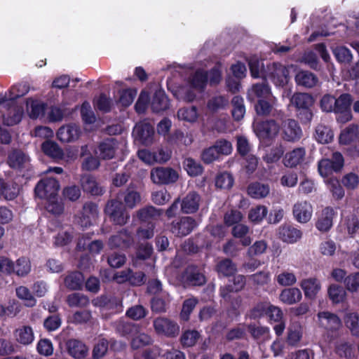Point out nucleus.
Returning <instances> with one entry per match:
<instances>
[{"instance_id":"obj_1","label":"nucleus","mask_w":359,"mask_h":359,"mask_svg":"<svg viewBox=\"0 0 359 359\" xmlns=\"http://www.w3.org/2000/svg\"><path fill=\"white\" fill-rule=\"evenodd\" d=\"M104 212L110 221L116 225H125L130 219V215L122 202L116 199H112L107 202Z\"/></svg>"},{"instance_id":"obj_2","label":"nucleus","mask_w":359,"mask_h":359,"mask_svg":"<svg viewBox=\"0 0 359 359\" xmlns=\"http://www.w3.org/2000/svg\"><path fill=\"white\" fill-rule=\"evenodd\" d=\"M59 189V182L55 178L46 177L38 182L35 193L41 198L54 199L57 197Z\"/></svg>"},{"instance_id":"obj_3","label":"nucleus","mask_w":359,"mask_h":359,"mask_svg":"<svg viewBox=\"0 0 359 359\" xmlns=\"http://www.w3.org/2000/svg\"><path fill=\"white\" fill-rule=\"evenodd\" d=\"M1 114L4 123L6 126H13L21 121L23 109L14 102L7 103L1 100Z\"/></svg>"},{"instance_id":"obj_4","label":"nucleus","mask_w":359,"mask_h":359,"mask_svg":"<svg viewBox=\"0 0 359 359\" xmlns=\"http://www.w3.org/2000/svg\"><path fill=\"white\" fill-rule=\"evenodd\" d=\"M151 181L156 184H168L175 182L179 175L176 170L169 167H156L150 172Z\"/></svg>"},{"instance_id":"obj_5","label":"nucleus","mask_w":359,"mask_h":359,"mask_svg":"<svg viewBox=\"0 0 359 359\" xmlns=\"http://www.w3.org/2000/svg\"><path fill=\"white\" fill-rule=\"evenodd\" d=\"M269 77L277 86H283L290 81V70L294 69L293 65L285 66L279 63H273L268 67Z\"/></svg>"},{"instance_id":"obj_6","label":"nucleus","mask_w":359,"mask_h":359,"mask_svg":"<svg viewBox=\"0 0 359 359\" xmlns=\"http://www.w3.org/2000/svg\"><path fill=\"white\" fill-rule=\"evenodd\" d=\"M153 325L158 334L168 337H175L180 332L179 325L174 321L166 318H157L153 322Z\"/></svg>"},{"instance_id":"obj_7","label":"nucleus","mask_w":359,"mask_h":359,"mask_svg":"<svg viewBox=\"0 0 359 359\" xmlns=\"http://www.w3.org/2000/svg\"><path fill=\"white\" fill-rule=\"evenodd\" d=\"M281 136L287 142H295L301 139L302 130L295 120L287 119L282 123Z\"/></svg>"},{"instance_id":"obj_8","label":"nucleus","mask_w":359,"mask_h":359,"mask_svg":"<svg viewBox=\"0 0 359 359\" xmlns=\"http://www.w3.org/2000/svg\"><path fill=\"white\" fill-rule=\"evenodd\" d=\"M98 215L97 206L93 203H86L76 217V222L82 228L91 226Z\"/></svg>"},{"instance_id":"obj_9","label":"nucleus","mask_w":359,"mask_h":359,"mask_svg":"<svg viewBox=\"0 0 359 359\" xmlns=\"http://www.w3.org/2000/svg\"><path fill=\"white\" fill-rule=\"evenodd\" d=\"M254 130L260 139H268L275 137L280 128L275 121L268 120L254 124Z\"/></svg>"},{"instance_id":"obj_10","label":"nucleus","mask_w":359,"mask_h":359,"mask_svg":"<svg viewBox=\"0 0 359 359\" xmlns=\"http://www.w3.org/2000/svg\"><path fill=\"white\" fill-rule=\"evenodd\" d=\"M197 226L196 220L191 217H182L172 222L170 230L177 236H185Z\"/></svg>"},{"instance_id":"obj_11","label":"nucleus","mask_w":359,"mask_h":359,"mask_svg":"<svg viewBox=\"0 0 359 359\" xmlns=\"http://www.w3.org/2000/svg\"><path fill=\"white\" fill-rule=\"evenodd\" d=\"M43 151L55 160L65 159L66 161L74 160L76 157V154L74 153L67 154L65 155L62 149L57 145V143L52 141H46L41 145Z\"/></svg>"},{"instance_id":"obj_12","label":"nucleus","mask_w":359,"mask_h":359,"mask_svg":"<svg viewBox=\"0 0 359 359\" xmlns=\"http://www.w3.org/2000/svg\"><path fill=\"white\" fill-rule=\"evenodd\" d=\"M118 149L119 144L118 141L113 137H110L100 143L96 154L104 160L111 159L115 156Z\"/></svg>"},{"instance_id":"obj_13","label":"nucleus","mask_w":359,"mask_h":359,"mask_svg":"<svg viewBox=\"0 0 359 359\" xmlns=\"http://www.w3.org/2000/svg\"><path fill=\"white\" fill-rule=\"evenodd\" d=\"M306 154L305 148L296 147L285 154L283 164L291 168L301 166L305 162Z\"/></svg>"},{"instance_id":"obj_14","label":"nucleus","mask_w":359,"mask_h":359,"mask_svg":"<svg viewBox=\"0 0 359 359\" xmlns=\"http://www.w3.org/2000/svg\"><path fill=\"white\" fill-rule=\"evenodd\" d=\"M154 134L153 127L147 123L136 124L133 131L135 139L144 144H149L152 142Z\"/></svg>"},{"instance_id":"obj_15","label":"nucleus","mask_w":359,"mask_h":359,"mask_svg":"<svg viewBox=\"0 0 359 359\" xmlns=\"http://www.w3.org/2000/svg\"><path fill=\"white\" fill-rule=\"evenodd\" d=\"M292 211L297 222L306 223L312 217L313 208L311 203L306 201H299L294 205Z\"/></svg>"},{"instance_id":"obj_16","label":"nucleus","mask_w":359,"mask_h":359,"mask_svg":"<svg viewBox=\"0 0 359 359\" xmlns=\"http://www.w3.org/2000/svg\"><path fill=\"white\" fill-rule=\"evenodd\" d=\"M278 235L283 242L294 243L301 239L302 232L291 225L283 224L279 227Z\"/></svg>"},{"instance_id":"obj_17","label":"nucleus","mask_w":359,"mask_h":359,"mask_svg":"<svg viewBox=\"0 0 359 359\" xmlns=\"http://www.w3.org/2000/svg\"><path fill=\"white\" fill-rule=\"evenodd\" d=\"M336 216V212L331 207L325 208L320 212L316 224V228L322 231H328L333 224V219Z\"/></svg>"},{"instance_id":"obj_18","label":"nucleus","mask_w":359,"mask_h":359,"mask_svg":"<svg viewBox=\"0 0 359 359\" xmlns=\"http://www.w3.org/2000/svg\"><path fill=\"white\" fill-rule=\"evenodd\" d=\"M201 196L196 191H190L181 203V210L185 214H191L196 212L200 205Z\"/></svg>"},{"instance_id":"obj_19","label":"nucleus","mask_w":359,"mask_h":359,"mask_svg":"<svg viewBox=\"0 0 359 359\" xmlns=\"http://www.w3.org/2000/svg\"><path fill=\"white\" fill-rule=\"evenodd\" d=\"M27 113L32 119L39 118L45 114L46 104L41 100L32 97L26 101Z\"/></svg>"},{"instance_id":"obj_20","label":"nucleus","mask_w":359,"mask_h":359,"mask_svg":"<svg viewBox=\"0 0 359 359\" xmlns=\"http://www.w3.org/2000/svg\"><path fill=\"white\" fill-rule=\"evenodd\" d=\"M273 96L269 86L264 82L256 83L248 91V98L250 101H255L271 97Z\"/></svg>"},{"instance_id":"obj_21","label":"nucleus","mask_w":359,"mask_h":359,"mask_svg":"<svg viewBox=\"0 0 359 359\" xmlns=\"http://www.w3.org/2000/svg\"><path fill=\"white\" fill-rule=\"evenodd\" d=\"M133 243V237L127 230L123 229L110 237L108 245L111 248H126Z\"/></svg>"},{"instance_id":"obj_22","label":"nucleus","mask_w":359,"mask_h":359,"mask_svg":"<svg viewBox=\"0 0 359 359\" xmlns=\"http://www.w3.org/2000/svg\"><path fill=\"white\" fill-rule=\"evenodd\" d=\"M318 319L320 326L327 330H337L341 326L339 318L329 311H322L318 313Z\"/></svg>"},{"instance_id":"obj_23","label":"nucleus","mask_w":359,"mask_h":359,"mask_svg":"<svg viewBox=\"0 0 359 359\" xmlns=\"http://www.w3.org/2000/svg\"><path fill=\"white\" fill-rule=\"evenodd\" d=\"M300 286L306 298L314 299L321 290V283L316 278H309L302 280Z\"/></svg>"},{"instance_id":"obj_24","label":"nucleus","mask_w":359,"mask_h":359,"mask_svg":"<svg viewBox=\"0 0 359 359\" xmlns=\"http://www.w3.org/2000/svg\"><path fill=\"white\" fill-rule=\"evenodd\" d=\"M80 135L79 127L76 124L62 126L57 133V138L63 142L74 141Z\"/></svg>"},{"instance_id":"obj_25","label":"nucleus","mask_w":359,"mask_h":359,"mask_svg":"<svg viewBox=\"0 0 359 359\" xmlns=\"http://www.w3.org/2000/svg\"><path fill=\"white\" fill-rule=\"evenodd\" d=\"M81 185L84 191L94 196L101 195L104 191L95 177L89 174L82 175L81 178Z\"/></svg>"},{"instance_id":"obj_26","label":"nucleus","mask_w":359,"mask_h":359,"mask_svg":"<svg viewBox=\"0 0 359 359\" xmlns=\"http://www.w3.org/2000/svg\"><path fill=\"white\" fill-rule=\"evenodd\" d=\"M67 347L69 355L76 359L85 358L88 352V348L83 342L74 339L67 342Z\"/></svg>"},{"instance_id":"obj_27","label":"nucleus","mask_w":359,"mask_h":359,"mask_svg":"<svg viewBox=\"0 0 359 359\" xmlns=\"http://www.w3.org/2000/svg\"><path fill=\"white\" fill-rule=\"evenodd\" d=\"M14 337L18 342L23 345H29L34 340V331L29 325L20 326L14 331Z\"/></svg>"},{"instance_id":"obj_28","label":"nucleus","mask_w":359,"mask_h":359,"mask_svg":"<svg viewBox=\"0 0 359 359\" xmlns=\"http://www.w3.org/2000/svg\"><path fill=\"white\" fill-rule=\"evenodd\" d=\"M29 163V157L20 150H13L8 157V165L13 168L26 167Z\"/></svg>"},{"instance_id":"obj_29","label":"nucleus","mask_w":359,"mask_h":359,"mask_svg":"<svg viewBox=\"0 0 359 359\" xmlns=\"http://www.w3.org/2000/svg\"><path fill=\"white\" fill-rule=\"evenodd\" d=\"M245 285V277L243 275H237L233 277L232 284H229L225 287H221V296L226 299L229 297L230 292H237L241 291Z\"/></svg>"},{"instance_id":"obj_30","label":"nucleus","mask_w":359,"mask_h":359,"mask_svg":"<svg viewBox=\"0 0 359 359\" xmlns=\"http://www.w3.org/2000/svg\"><path fill=\"white\" fill-rule=\"evenodd\" d=\"M269 193L270 187L267 184L256 182L251 183L248 187V195L255 199L266 198Z\"/></svg>"},{"instance_id":"obj_31","label":"nucleus","mask_w":359,"mask_h":359,"mask_svg":"<svg viewBox=\"0 0 359 359\" xmlns=\"http://www.w3.org/2000/svg\"><path fill=\"white\" fill-rule=\"evenodd\" d=\"M302 298V292L297 287L284 289L280 294V300L288 305L294 304L300 302Z\"/></svg>"},{"instance_id":"obj_32","label":"nucleus","mask_w":359,"mask_h":359,"mask_svg":"<svg viewBox=\"0 0 359 359\" xmlns=\"http://www.w3.org/2000/svg\"><path fill=\"white\" fill-rule=\"evenodd\" d=\"M277 99L272 96L266 99L257 100L255 108L257 114L261 116H268L271 114L273 108L276 106Z\"/></svg>"},{"instance_id":"obj_33","label":"nucleus","mask_w":359,"mask_h":359,"mask_svg":"<svg viewBox=\"0 0 359 359\" xmlns=\"http://www.w3.org/2000/svg\"><path fill=\"white\" fill-rule=\"evenodd\" d=\"M208 74L204 70L198 69L189 79V84L196 90L202 91L207 83Z\"/></svg>"},{"instance_id":"obj_34","label":"nucleus","mask_w":359,"mask_h":359,"mask_svg":"<svg viewBox=\"0 0 359 359\" xmlns=\"http://www.w3.org/2000/svg\"><path fill=\"white\" fill-rule=\"evenodd\" d=\"M173 95L179 100L191 102L196 98V93L191 85L177 87L172 91Z\"/></svg>"},{"instance_id":"obj_35","label":"nucleus","mask_w":359,"mask_h":359,"mask_svg":"<svg viewBox=\"0 0 359 359\" xmlns=\"http://www.w3.org/2000/svg\"><path fill=\"white\" fill-rule=\"evenodd\" d=\"M183 279L189 284L201 285L205 282L203 274L198 272L196 268L189 266L184 273Z\"/></svg>"},{"instance_id":"obj_36","label":"nucleus","mask_w":359,"mask_h":359,"mask_svg":"<svg viewBox=\"0 0 359 359\" xmlns=\"http://www.w3.org/2000/svg\"><path fill=\"white\" fill-rule=\"evenodd\" d=\"M177 116L180 121L194 123L197 121L199 114L196 107L191 106L180 108L177 111Z\"/></svg>"},{"instance_id":"obj_37","label":"nucleus","mask_w":359,"mask_h":359,"mask_svg":"<svg viewBox=\"0 0 359 359\" xmlns=\"http://www.w3.org/2000/svg\"><path fill=\"white\" fill-rule=\"evenodd\" d=\"M290 104L298 109H309L313 104V97L304 93H295L290 99Z\"/></svg>"},{"instance_id":"obj_38","label":"nucleus","mask_w":359,"mask_h":359,"mask_svg":"<svg viewBox=\"0 0 359 359\" xmlns=\"http://www.w3.org/2000/svg\"><path fill=\"white\" fill-rule=\"evenodd\" d=\"M169 100L165 93L162 90H158L155 92L152 101L151 108L155 112H160L168 109Z\"/></svg>"},{"instance_id":"obj_39","label":"nucleus","mask_w":359,"mask_h":359,"mask_svg":"<svg viewBox=\"0 0 359 359\" xmlns=\"http://www.w3.org/2000/svg\"><path fill=\"white\" fill-rule=\"evenodd\" d=\"M250 231L249 227L243 224L235 225L231 231V233L234 238H239L241 243L243 246H248L252 243V238L248 236Z\"/></svg>"},{"instance_id":"obj_40","label":"nucleus","mask_w":359,"mask_h":359,"mask_svg":"<svg viewBox=\"0 0 359 359\" xmlns=\"http://www.w3.org/2000/svg\"><path fill=\"white\" fill-rule=\"evenodd\" d=\"M358 127L351 124L343 130L339 136V142L342 144H349L358 138Z\"/></svg>"},{"instance_id":"obj_41","label":"nucleus","mask_w":359,"mask_h":359,"mask_svg":"<svg viewBox=\"0 0 359 359\" xmlns=\"http://www.w3.org/2000/svg\"><path fill=\"white\" fill-rule=\"evenodd\" d=\"M295 81L299 86L306 88L314 87L318 83L317 77L308 71H301L295 76Z\"/></svg>"},{"instance_id":"obj_42","label":"nucleus","mask_w":359,"mask_h":359,"mask_svg":"<svg viewBox=\"0 0 359 359\" xmlns=\"http://www.w3.org/2000/svg\"><path fill=\"white\" fill-rule=\"evenodd\" d=\"M123 201L127 208L133 209L141 203L142 197L137 190L128 188L124 192Z\"/></svg>"},{"instance_id":"obj_43","label":"nucleus","mask_w":359,"mask_h":359,"mask_svg":"<svg viewBox=\"0 0 359 359\" xmlns=\"http://www.w3.org/2000/svg\"><path fill=\"white\" fill-rule=\"evenodd\" d=\"M84 281V278L80 272H72L65 278V284L70 290H79Z\"/></svg>"},{"instance_id":"obj_44","label":"nucleus","mask_w":359,"mask_h":359,"mask_svg":"<svg viewBox=\"0 0 359 359\" xmlns=\"http://www.w3.org/2000/svg\"><path fill=\"white\" fill-rule=\"evenodd\" d=\"M232 116L236 121L241 120L245 114V107L243 97L234 96L231 100Z\"/></svg>"},{"instance_id":"obj_45","label":"nucleus","mask_w":359,"mask_h":359,"mask_svg":"<svg viewBox=\"0 0 359 359\" xmlns=\"http://www.w3.org/2000/svg\"><path fill=\"white\" fill-rule=\"evenodd\" d=\"M229 104V98L225 95H216L211 97L207 103V107L212 111L225 108Z\"/></svg>"},{"instance_id":"obj_46","label":"nucleus","mask_w":359,"mask_h":359,"mask_svg":"<svg viewBox=\"0 0 359 359\" xmlns=\"http://www.w3.org/2000/svg\"><path fill=\"white\" fill-rule=\"evenodd\" d=\"M216 271L220 275L230 276L236 272L237 268L231 259H224L217 263Z\"/></svg>"},{"instance_id":"obj_47","label":"nucleus","mask_w":359,"mask_h":359,"mask_svg":"<svg viewBox=\"0 0 359 359\" xmlns=\"http://www.w3.org/2000/svg\"><path fill=\"white\" fill-rule=\"evenodd\" d=\"M15 292L17 297L25 302L26 306L33 307L36 305V300L28 287L22 285L16 287Z\"/></svg>"},{"instance_id":"obj_48","label":"nucleus","mask_w":359,"mask_h":359,"mask_svg":"<svg viewBox=\"0 0 359 359\" xmlns=\"http://www.w3.org/2000/svg\"><path fill=\"white\" fill-rule=\"evenodd\" d=\"M163 299L156 297L152 299L151 302L152 311L161 313L166 311L167 306L171 301V297L168 293L163 292Z\"/></svg>"},{"instance_id":"obj_49","label":"nucleus","mask_w":359,"mask_h":359,"mask_svg":"<svg viewBox=\"0 0 359 359\" xmlns=\"http://www.w3.org/2000/svg\"><path fill=\"white\" fill-rule=\"evenodd\" d=\"M334 137L332 130L323 125H319L316 129L315 137L316 140L322 144H327L332 141Z\"/></svg>"},{"instance_id":"obj_50","label":"nucleus","mask_w":359,"mask_h":359,"mask_svg":"<svg viewBox=\"0 0 359 359\" xmlns=\"http://www.w3.org/2000/svg\"><path fill=\"white\" fill-rule=\"evenodd\" d=\"M329 298L334 304L342 302L346 298V291L337 285H331L327 290Z\"/></svg>"},{"instance_id":"obj_51","label":"nucleus","mask_w":359,"mask_h":359,"mask_svg":"<svg viewBox=\"0 0 359 359\" xmlns=\"http://www.w3.org/2000/svg\"><path fill=\"white\" fill-rule=\"evenodd\" d=\"M161 215V210L156 209L153 206H148L140 209L136 212L137 217L142 222L149 221Z\"/></svg>"},{"instance_id":"obj_52","label":"nucleus","mask_w":359,"mask_h":359,"mask_svg":"<svg viewBox=\"0 0 359 359\" xmlns=\"http://www.w3.org/2000/svg\"><path fill=\"white\" fill-rule=\"evenodd\" d=\"M200 337L198 331L189 330L182 333L180 341L183 346L191 347L196 344Z\"/></svg>"},{"instance_id":"obj_53","label":"nucleus","mask_w":359,"mask_h":359,"mask_svg":"<svg viewBox=\"0 0 359 359\" xmlns=\"http://www.w3.org/2000/svg\"><path fill=\"white\" fill-rule=\"evenodd\" d=\"M268 213V209L264 205H257L250 210L248 219L255 223H259L263 220Z\"/></svg>"},{"instance_id":"obj_54","label":"nucleus","mask_w":359,"mask_h":359,"mask_svg":"<svg viewBox=\"0 0 359 359\" xmlns=\"http://www.w3.org/2000/svg\"><path fill=\"white\" fill-rule=\"evenodd\" d=\"M31 262L26 257L19 258L15 264V273L20 277L26 276L31 271Z\"/></svg>"},{"instance_id":"obj_55","label":"nucleus","mask_w":359,"mask_h":359,"mask_svg":"<svg viewBox=\"0 0 359 359\" xmlns=\"http://www.w3.org/2000/svg\"><path fill=\"white\" fill-rule=\"evenodd\" d=\"M184 168L190 176H198L203 172L202 165L193 158H188L184 161Z\"/></svg>"},{"instance_id":"obj_56","label":"nucleus","mask_w":359,"mask_h":359,"mask_svg":"<svg viewBox=\"0 0 359 359\" xmlns=\"http://www.w3.org/2000/svg\"><path fill=\"white\" fill-rule=\"evenodd\" d=\"M139 327L133 323L118 321L116 323L117 331L123 336L133 337L138 333Z\"/></svg>"},{"instance_id":"obj_57","label":"nucleus","mask_w":359,"mask_h":359,"mask_svg":"<svg viewBox=\"0 0 359 359\" xmlns=\"http://www.w3.org/2000/svg\"><path fill=\"white\" fill-rule=\"evenodd\" d=\"M198 303V300L195 297H191L186 299L182 304L180 318L183 320L187 321L189 319L190 314Z\"/></svg>"},{"instance_id":"obj_58","label":"nucleus","mask_w":359,"mask_h":359,"mask_svg":"<svg viewBox=\"0 0 359 359\" xmlns=\"http://www.w3.org/2000/svg\"><path fill=\"white\" fill-rule=\"evenodd\" d=\"M345 323L351 330L352 334L359 336V316L357 313H347L345 319Z\"/></svg>"},{"instance_id":"obj_59","label":"nucleus","mask_w":359,"mask_h":359,"mask_svg":"<svg viewBox=\"0 0 359 359\" xmlns=\"http://www.w3.org/2000/svg\"><path fill=\"white\" fill-rule=\"evenodd\" d=\"M277 283L281 286H292L297 282V277L293 272L283 271L276 276Z\"/></svg>"},{"instance_id":"obj_60","label":"nucleus","mask_w":359,"mask_h":359,"mask_svg":"<svg viewBox=\"0 0 359 359\" xmlns=\"http://www.w3.org/2000/svg\"><path fill=\"white\" fill-rule=\"evenodd\" d=\"M67 301L71 307H85L89 304V299L87 297L80 293L69 294Z\"/></svg>"},{"instance_id":"obj_61","label":"nucleus","mask_w":359,"mask_h":359,"mask_svg":"<svg viewBox=\"0 0 359 359\" xmlns=\"http://www.w3.org/2000/svg\"><path fill=\"white\" fill-rule=\"evenodd\" d=\"M284 153V148L282 145L273 147L263 156V160L266 163H273L279 161Z\"/></svg>"},{"instance_id":"obj_62","label":"nucleus","mask_w":359,"mask_h":359,"mask_svg":"<svg viewBox=\"0 0 359 359\" xmlns=\"http://www.w3.org/2000/svg\"><path fill=\"white\" fill-rule=\"evenodd\" d=\"M233 184L232 175L226 172L219 174L215 179V185L220 189H228Z\"/></svg>"},{"instance_id":"obj_63","label":"nucleus","mask_w":359,"mask_h":359,"mask_svg":"<svg viewBox=\"0 0 359 359\" xmlns=\"http://www.w3.org/2000/svg\"><path fill=\"white\" fill-rule=\"evenodd\" d=\"M132 337L131 346L134 349H137L148 345L151 341V337L145 333L140 332L139 329L138 333L134 334Z\"/></svg>"},{"instance_id":"obj_64","label":"nucleus","mask_w":359,"mask_h":359,"mask_svg":"<svg viewBox=\"0 0 359 359\" xmlns=\"http://www.w3.org/2000/svg\"><path fill=\"white\" fill-rule=\"evenodd\" d=\"M346 289L351 292H357L359 289V272L353 273L346 277L344 279Z\"/></svg>"}]
</instances>
